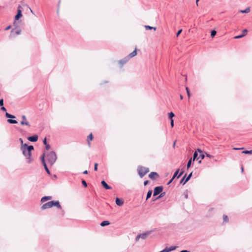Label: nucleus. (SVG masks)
<instances>
[{"mask_svg": "<svg viewBox=\"0 0 252 252\" xmlns=\"http://www.w3.org/2000/svg\"><path fill=\"white\" fill-rule=\"evenodd\" d=\"M148 183H149V181L147 180V181H145L144 182V186H146V185H147Z\"/></svg>", "mask_w": 252, "mask_h": 252, "instance_id": "nucleus-52", "label": "nucleus"}, {"mask_svg": "<svg viewBox=\"0 0 252 252\" xmlns=\"http://www.w3.org/2000/svg\"><path fill=\"white\" fill-rule=\"evenodd\" d=\"M250 12V8L248 7L245 10H241L239 11V12L242 13H248Z\"/></svg>", "mask_w": 252, "mask_h": 252, "instance_id": "nucleus-19", "label": "nucleus"}, {"mask_svg": "<svg viewBox=\"0 0 252 252\" xmlns=\"http://www.w3.org/2000/svg\"><path fill=\"white\" fill-rule=\"evenodd\" d=\"M241 170H242V172H243V170H244V168H243V166L241 167Z\"/></svg>", "mask_w": 252, "mask_h": 252, "instance_id": "nucleus-59", "label": "nucleus"}, {"mask_svg": "<svg viewBox=\"0 0 252 252\" xmlns=\"http://www.w3.org/2000/svg\"><path fill=\"white\" fill-rule=\"evenodd\" d=\"M3 105V99H0V106H2Z\"/></svg>", "mask_w": 252, "mask_h": 252, "instance_id": "nucleus-41", "label": "nucleus"}, {"mask_svg": "<svg viewBox=\"0 0 252 252\" xmlns=\"http://www.w3.org/2000/svg\"><path fill=\"white\" fill-rule=\"evenodd\" d=\"M180 252H189L187 250H182Z\"/></svg>", "mask_w": 252, "mask_h": 252, "instance_id": "nucleus-54", "label": "nucleus"}, {"mask_svg": "<svg viewBox=\"0 0 252 252\" xmlns=\"http://www.w3.org/2000/svg\"><path fill=\"white\" fill-rule=\"evenodd\" d=\"M186 91H187V94H188V95L189 97L190 96V93H189V88L188 87L186 88Z\"/></svg>", "mask_w": 252, "mask_h": 252, "instance_id": "nucleus-39", "label": "nucleus"}, {"mask_svg": "<svg viewBox=\"0 0 252 252\" xmlns=\"http://www.w3.org/2000/svg\"><path fill=\"white\" fill-rule=\"evenodd\" d=\"M179 172V169H178V170H176V171L174 173V175H173V178L174 179L177 176V178H179L184 173L183 171H182L179 174L178 176H177V175L178 174V173Z\"/></svg>", "mask_w": 252, "mask_h": 252, "instance_id": "nucleus-16", "label": "nucleus"}, {"mask_svg": "<svg viewBox=\"0 0 252 252\" xmlns=\"http://www.w3.org/2000/svg\"><path fill=\"white\" fill-rule=\"evenodd\" d=\"M52 197L51 196H44V197H42V198L41 199V202L42 203H43L47 200H51L52 199Z\"/></svg>", "mask_w": 252, "mask_h": 252, "instance_id": "nucleus-15", "label": "nucleus"}, {"mask_svg": "<svg viewBox=\"0 0 252 252\" xmlns=\"http://www.w3.org/2000/svg\"><path fill=\"white\" fill-rule=\"evenodd\" d=\"M242 153L245 154H252V150H250V151H244L242 152Z\"/></svg>", "mask_w": 252, "mask_h": 252, "instance_id": "nucleus-32", "label": "nucleus"}, {"mask_svg": "<svg viewBox=\"0 0 252 252\" xmlns=\"http://www.w3.org/2000/svg\"><path fill=\"white\" fill-rule=\"evenodd\" d=\"M198 156V154L196 152H195L193 154V160H194L195 159L198 160L199 158H197Z\"/></svg>", "mask_w": 252, "mask_h": 252, "instance_id": "nucleus-27", "label": "nucleus"}, {"mask_svg": "<svg viewBox=\"0 0 252 252\" xmlns=\"http://www.w3.org/2000/svg\"><path fill=\"white\" fill-rule=\"evenodd\" d=\"M138 173L141 178H142L147 173L149 172L148 168L143 167L142 166H138L137 167Z\"/></svg>", "mask_w": 252, "mask_h": 252, "instance_id": "nucleus-4", "label": "nucleus"}, {"mask_svg": "<svg viewBox=\"0 0 252 252\" xmlns=\"http://www.w3.org/2000/svg\"><path fill=\"white\" fill-rule=\"evenodd\" d=\"M152 190H149L147 194V197H146V200H148L149 198H150V197L152 195Z\"/></svg>", "mask_w": 252, "mask_h": 252, "instance_id": "nucleus-26", "label": "nucleus"}, {"mask_svg": "<svg viewBox=\"0 0 252 252\" xmlns=\"http://www.w3.org/2000/svg\"><path fill=\"white\" fill-rule=\"evenodd\" d=\"M175 143H176V141H175V142H174V143H173V147H175Z\"/></svg>", "mask_w": 252, "mask_h": 252, "instance_id": "nucleus-58", "label": "nucleus"}, {"mask_svg": "<svg viewBox=\"0 0 252 252\" xmlns=\"http://www.w3.org/2000/svg\"><path fill=\"white\" fill-rule=\"evenodd\" d=\"M150 234V231L138 234L135 238V241L138 242L141 239L142 240H145L149 235Z\"/></svg>", "mask_w": 252, "mask_h": 252, "instance_id": "nucleus-5", "label": "nucleus"}, {"mask_svg": "<svg viewBox=\"0 0 252 252\" xmlns=\"http://www.w3.org/2000/svg\"><path fill=\"white\" fill-rule=\"evenodd\" d=\"M101 183L103 187L106 189H111V187L108 185L105 181H102Z\"/></svg>", "mask_w": 252, "mask_h": 252, "instance_id": "nucleus-14", "label": "nucleus"}, {"mask_svg": "<svg viewBox=\"0 0 252 252\" xmlns=\"http://www.w3.org/2000/svg\"><path fill=\"white\" fill-rule=\"evenodd\" d=\"M217 32L215 30H213L211 32V37H213L216 35Z\"/></svg>", "mask_w": 252, "mask_h": 252, "instance_id": "nucleus-30", "label": "nucleus"}, {"mask_svg": "<svg viewBox=\"0 0 252 252\" xmlns=\"http://www.w3.org/2000/svg\"><path fill=\"white\" fill-rule=\"evenodd\" d=\"M93 138V136L92 133L90 134L88 136V140H92Z\"/></svg>", "mask_w": 252, "mask_h": 252, "instance_id": "nucleus-35", "label": "nucleus"}, {"mask_svg": "<svg viewBox=\"0 0 252 252\" xmlns=\"http://www.w3.org/2000/svg\"><path fill=\"white\" fill-rule=\"evenodd\" d=\"M21 150L27 159V162L31 163L33 160V158H32L31 152L33 150V146L32 145L28 146L26 144H25L21 145Z\"/></svg>", "mask_w": 252, "mask_h": 252, "instance_id": "nucleus-1", "label": "nucleus"}, {"mask_svg": "<svg viewBox=\"0 0 252 252\" xmlns=\"http://www.w3.org/2000/svg\"><path fill=\"white\" fill-rule=\"evenodd\" d=\"M19 140H20V142H21V145H24V144H23V139H22V138H20L19 139Z\"/></svg>", "mask_w": 252, "mask_h": 252, "instance_id": "nucleus-51", "label": "nucleus"}, {"mask_svg": "<svg viewBox=\"0 0 252 252\" xmlns=\"http://www.w3.org/2000/svg\"><path fill=\"white\" fill-rule=\"evenodd\" d=\"M164 195H165V192L161 193L160 194L158 197H157L155 199H154V200H155L156 199H158L163 197Z\"/></svg>", "mask_w": 252, "mask_h": 252, "instance_id": "nucleus-33", "label": "nucleus"}, {"mask_svg": "<svg viewBox=\"0 0 252 252\" xmlns=\"http://www.w3.org/2000/svg\"><path fill=\"white\" fill-rule=\"evenodd\" d=\"M82 183L84 187H86L87 186V183L85 180H83L82 181Z\"/></svg>", "mask_w": 252, "mask_h": 252, "instance_id": "nucleus-36", "label": "nucleus"}, {"mask_svg": "<svg viewBox=\"0 0 252 252\" xmlns=\"http://www.w3.org/2000/svg\"><path fill=\"white\" fill-rule=\"evenodd\" d=\"M22 121L20 122V124L21 125L24 126L25 125L27 126L28 127H30L31 126V125L27 120L26 117L25 115H22L21 116Z\"/></svg>", "mask_w": 252, "mask_h": 252, "instance_id": "nucleus-6", "label": "nucleus"}, {"mask_svg": "<svg viewBox=\"0 0 252 252\" xmlns=\"http://www.w3.org/2000/svg\"><path fill=\"white\" fill-rule=\"evenodd\" d=\"M168 117L170 120H172L173 119V117H174V114L173 112H171L168 113Z\"/></svg>", "mask_w": 252, "mask_h": 252, "instance_id": "nucleus-29", "label": "nucleus"}, {"mask_svg": "<svg viewBox=\"0 0 252 252\" xmlns=\"http://www.w3.org/2000/svg\"><path fill=\"white\" fill-rule=\"evenodd\" d=\"M83 174H88V171L87 170H85L83 172Z\"/></svg>", "mask_w": 252, "mask_h": 252, "instance_id": "nucleus-53", "label": "nucleus"}, {"mask_svg": "<svg viewBox=\"0 0 252 252\" xmlns=\"http://www.w3.org/2000/svg\"><path fill=\"white\" fill-rule=\"evenodd\" d=\"M192 173H190L186 178H185L186 176V175H185L180 181V184L185 185L190 179L192 176Z\"/></svg>", "mask_w": 252, "mask_h": 252, "instance_id": "nucleus-9", "label": "nucleus"}, {"mask_svg": "<svg viewBox=\"0 0 252 252\" xmlns=\"http://www.w3.org/2000/svg\"><path fill=\"white\" fill-rule=\"evenodd\" d=\"M176 249V246H171L170 248H167V251H168V252H170L171 251L175 250Z\"/></svg>", "mask_w": 252, "mask_h": 252, "instance_id": "nucleus-28", "label": "nucleus"}, {"mask_svg": "<svg viewBox=\"0 0 252 252\" xmlns=\"http://www.w3.org/2000/svg\"><path fill=\"white\" fill-rule=\"evenodd\" d=\"M158 173L155 172H152L150 173L149 175V177L150 179L152 180L155 179L156 177H158Z\"/></svg>", "mask_w": 252, "mask_h": 252, "instance_id": "nucleus-12", "label": "nucleus"}, {"mask_svg": "<svg viewBox=\"0 0 252 252\" xmlns=\"http://www.w3.org/2000/svg\"><path fill=\"white\" fill-rule=\"evenodd\" d=\"M137 55L136 49H135L132 53L129 54L127 57H129V59Z\"/></svg>", "mask_w": 252, "mask_h": 252, "instance_id": "nucleus-18", "label": "nucleus"}, {"mask_svg": "<svg viewBox=\"0 0 252 252\" xmlns=\"http://www.w3.org/2000/svg\"><path fill=\"white\" fill-rule=\"evenodd\" d=\"M97 166H98V164L97 163H94V171H97Z\"/></svg>", "mask_w": 252, "mask_h": 252, "instance_id": "nucleus-37", "label": "nucleus"}, {"mask_svg": "<svg viewBox=\"0 0 252 252\" xmlns=\"http://www.w3.org/2000/svg\"><path fill=\"white\" fill-rule=\"evenodd\" d=\"M129 60V57H126L124 59L120 60L119 61V63L122 65L125 64L126 63H127Z\"/></svg>", "mask_w": 252, "mask_h": 252, "instance_id": "nucleus-13", "label": "nucleus"}, {"mask_svg": "<svg viewBox=\"0 0 252 252\" xmlns=\"http://www.w3.org/2000/svg\"><path fill=\"white\" fill-rule=\"evenodd\" d=\"M173 180H174V179L173 178H172V179L167 183V185H169L170 183H171V182L173 181Z\"/></svg>", "mask_w": 252, "mask_h": 252, "instance_id": "nucleus-50", "label": "nucleus"}, {"mask_svg": "<svg viewBox=\"0 0 252 252\" xmlns=\"http://www.w3.org/2000/svg\"><path fill=\"white\" fill-rule=\"evenodd\" d=\"M28 139L31 142H36L38 140V136L37 135H34L32 136L28 137Z\"/></svg>", "mask_w": 252, "mask_h": 252, "instance_id": "nucleus-11", "label": "nucleus"}, {"mask_svg": "<svg viewBox=\"0 0 252 252\" xmlns=\"http://www.w3.org/2000/svg\"><path fill=\"white\" fill-rule=\"evenodd\" d=\"M7 121L8 123L11 124H16L18 123L17 121L12 119H8Z\"/></svg>", "mask_w": 252, "mask_h": 252, "instance_id": "nucleus-24", "label": "nucleus"}, {"mask_svg": "<svg viewBox=\"0 0 252 252\" xmlns=\"http://www.w3.org/2000/svg\"><path fill=\"white\" fill-rule=\"evenodd\" d=\"M206 157L209 158H212L213 157V156L210 155V154H207L206 153Z\"/></svg>", "mask_w": 252, "mask_h": 252, "instance_id": "nucleus-45", "label": "nucleus"}, {"mask_svg": "<svg viewBox=\"0 0 252 252\" xmlns=\"http://www.w3.org/2000/svg\"><path fill=\"white\" fill-rule=\"evenodd\" d=\"M182 32V30H180L179 31H178V32H177V33L176 34L177 36H178Z\"/></svg>", "mask_w": 252, "mask_h": 252, "instance_id": "nucleus-42", "label": "nucleus"}, {"mask_svg": "<svg viewBox=\"0 0 252 252\" xmlns=\"http://www.w3.org/2000/svg\"><path fill=\"white\" fill-rule=\"evenodd\" d=\"M21 33V30H17L15 31V33L17 34V35H18V34H20Z\"/></svg>", "mask_w": 252, "mask_h": 252, "instance_id": "nucleus-40", "label": "nucleus"}, {"mask_svg": "<svg viewBox=\"0 0 252 252\" xmlns=\"http://www.w3.org/2000/svg\"><path fill=\"white\" fill-rule=\"evenodd\" d=\"M199 0H196V4L197 5H198V2Z\"/></svg>", "mask_w": 252, "mask_h": 252, "instance_id": "nucleus-56", "label": "nucleus"}, {"mask_svg": "<svg viewBox=\"0 0 252 252\" xmlns=\"http://www.w3.org/2000/svg\"><path fill=\"white\" fill-rule=\"evenodd\" d=\"M55 206L58 209H61L62 207L59 201H51L44 204L41 207L42 210H45Z\"/></svg>", "mask_w": 252, "mask_h": 252, "instance_id": "nucleus-2", "label": "nucleus"}, {"mask_svg": "<svg viewBox=\"0 0 252 252\" xmlns=\"http://www.w3.org/2000/svg\"><path fill=\"white\" fill-rule=\"evenodd\" d=\"M145 28L147 30H152V29L154 30V31L156 30V27H151V26H148V25L145 26Z\"/></svg>", "mask_w": 252, "mask_h": 252, "instance_id": "nucleus-22", "label": "nucleus"}, {"mask_svg": "<svg viewBox=\"0 0 252 252\" xmlns=\"http://www.w3.org/2000/svg\"><path fill=\"white\" fill-rule=\"evenodd\" d=\"M46 159L48 163L50 165H52L56 162L57 157L55 152L52 151L47 154L46 156Z\"/></svg>", "mask_w": 252, "mask_h": 252, "instance_id": "nucleus-3", "label": "nucleus"}, {"mask_svg": "<svg viewBox=\"0 0 252 252\" xmlns=\"http://www.w3.org/2000/svg\"><path fill=\"white\" fill-rule=\"evenodd\" d=\"M248 31L247 29H245L244 30H243V33H245V34H246V33Z\"/></svg>", "mask_w": 252, "mask_h": 252, "instance_id": "nucleus-49", "label": "nucleus"}, {"mask_svg": "<svg viewBox=\"0 0 252 252\" xmlns=\"http://www.w3.org/2000/svg\"><path fill=\"white\" fill-rule=\"evenodd\" d=\"M116 203L117 205L118 206H122L123 203H124V202L123 200H122L121 199H119V198H116Z\"/></svg>", "mask_w": 252, "mask_h": 252, "instance_id": "nucleus-17", "label": "nucleus"}, {"mask_svg": "<svg viewBox=\"0 0 252 252\" xmlns=\"http://www.w3.org/2000/svg\"><path fill=\"white\" fill-rule=\"evenodd\" d=\"M1 110L2 111H6V108L4 107H3V106H1Z\"/></svg>", "mask_w": 252, "mask_h": 252, "instance_id": "nucleus-46", "label": "nucleus"}, {"mask_svg": "<svg viewBox=\"0 0 252 252\" xmlns=\"http://www.w3.org/2000/svg\"><path fill=\"white\" fill-rule=\"evenodd\" d=\"M163 190V187L162 186L157 187L155 188L154 190V196H156L158 194L160 193Z\"/></svg>", "mask_w": 252, "mask_h": 252, "instance_id": "nucleus-8", "label": "nucleus"}, {"mask_svg": "<svg viewBox=\"0 0 252 252\" xmlns=\"http://www.w3.org/2000/svg\"><path fill=\"white\" fill-rule=\"evenodd\" d=\"M244 149L243 148H233V150H241V149Z\"/></svg>", "mask_w": 252, "mask_h": 252, "instance_id": "nucleus-47", "label": "nucleus"}, {"mask_svg": "<svg viewBox=\"0 0 252 252\" xmlns=\"http://www.w3.org/2000/svg\"><path fill=\"white\" fill-rule=\"evenodd\" d=\"M159 252H168V251H167V247H166L164 250Z\"/></svg>", "mask_w": 252, "mask_h": 252, "instance_id": "nucleus-43", "label": "nucleus"}, {"mask_svg": "<svg viewBox=\"0 0 252 252\" xmlns=\"http://www.w3.org/2000/svg\"><path fill=\"white\" fill-rule=\"evenodd\" d=\"M10 28H11V26H9L7 27L5 29V31L9 30Z\"/></svg>", "mask_w": 252, "mask_h": 252, "instance_id": "nucleus-48", "label": "nucleus"}, {"mask_svg": "<svg viewBox=\"0 0 252 252\" xmlns=\"http://www.w3.org/2000/svg\"><path fill=\"white\" fill-rule=\"evenodd\" d=\"M5 116L6 118H10V119H14L15 118V116L14 115H12L11 114H9L7 112H6L5 113Z\"/></svg>", "mask_w": 252, "mask_h": 252, "instance_id": "nucleus-21", "label": "nucleus"}, {"mask_svg": "<svg viewBox=\"0 0 252 252\" xmlns=\"http://www.w3.org/2000/svg\"><path fill=\"white\" fill-rule=\"evenodd\" d=\"M191 161H192V158H190L188 161V163H187V168H189L190 166V165H191Z\"/></svg>", "mask_w": 252, "mask_h": 252, "instance_id": "nucleus-34", "label": "nucleus"}, {"mask_svg": "<svg viewBox=\"0 0 252 252\" xmlns=\"http://www.w3.org/2000/svg\"><path fill=\"white\" fill-rule=\"evenodd\" d=\"M223 220H228V217L226 215L223 216Z\"/></svg>", "mask_w": 252, "mask_h": 252, "instance_id": "nucleus-38", "label": "nucleus"}, {"mask_svg": "<svg viewBox=\"0 0 252 252\" xmlns=\"http://www.w3.org/2000/svg\"><path fill=\"white\" fill-rule=\"evenodd\" d=\"M110 224V223L109 222V221H102L100 225L101 226L103 227V226H107Z\"/></svg>", "mask_w": 252, "mask_h": 252, "instance_id": "nucleus-25", "label": "nucleus"}, {"mask_svg": "<svg viewBox=\"0 0 252 252\" xmlns=\"http://www.w3.org/2000/svg\"><path fill=\"white\" fill-rule=\"evenodd\" d=\"M244 36H245V33H242V34L241 35H237V36H236L234 37V38L235 39H238V38H242L243 37H244Z\"/></svg>", "mask_w": 252, "mask_h": 252, "instance_id": "nucleus-31", "label": "nucleus"}, {"mask_svg": "<svg viewBox=\"0 0 252 252\" xmlns=\"http://www.w3.org/2000/svg\"><path fill=\"white\" fill-rule=\"evenodd\" d=\"M21 9H22V7L20 5H19L18 7L17 14L15 16V19L16 20H18L20 18H21L22 16Z\"/></svg>", "mask_w": 252, "mask_h": 252, "instance_id": "nucleus-10", "label": "nucleus"}, {"mask_svg": "<svg viewBox=\"0 0 252 252\" xmlns=\"http://www.w3.org/2000/svg\"><path fill=\"white\" fill-rule=\"evenodd\" d=\"M180 97L181 99H183V96L182 94L180 95Z\"/></svg>", "mask_w": 252, "mask_h": 252, "instance_id": "nucleus-55", "label": "nucleus"}, {"mask_svg": "<svg viewBox=\"0 0 252 252\" xmlns=\"http://www.w3.org/2000/svg\"><path fill=\"white\" fill-rule=\"evenodd\" d=\"M41 159L42 162V163L43 164V166L44 167V168H45L46 171L47 172V173L48 174H50V172L49 169L48 168L47 166L46 165V163L45 162V154H43L42 155V156L41 157Z\"/></svg>", "mask_w": 252, "mask_h": 252, "instance_id": "nucleus-7", "label": "nucleus"}, {"mask_svg": "<svg viewBox=\"0 0 252 252\" xmlns=\"http://www.w3.org/2000/svg\"><path fill=\"white\" fill-rule=\"evenodd\" d=\"M185 197H186V198H188V194H186V195H185Z\"/></svg>", "mask_w": 252, "mask_h": 252, "instance_id": "nucleus-60", "label": "nucleus"}, {"mask_svg": "<svg viewBox=\"0 0 252 252\" xmlns=\"http://www.w3.org/2000/svg\"><path fill=\"white\" fill-rule=\"evenodd\" d=\"M197 151L200 153V155L199 156V157L198 158H201L202 159L204 158L205 157V156L203 154H202V151L201 150L199 149H197Z\"/></svg>", "mask_w": 252, "mask_h": 252, "instance_id": "nucleus-23", "label": "nucleus"}, {"mask_svg": "<svg viewBox=\"0 0 252 252\" xmlns=\"http://www.w3.org/2000/svg\"><path fill=\"white\" fill-rule=\"evenodd\" d=\"M43 143L45 145L46 149L48 150L50 148V146L49 144H47L46 138H45L43 140Z\"/></svg>", "mask_w": 252, "mask_h": 252, "instance_id": "nucleus-20", "label": "nucleus"}, {"mask_svg": "<svg viewBox=\"0 0 252 252\" xmlns=\"http://www.w3.org/2000/svg\"><path fill=\"white\" fill-rule=\"evenodd\" d=\"M170 124H171V127H173L174 126V121L173 119L171 120Z\"/></svg>", "mask_w": 252, "mask_h": 252, "instance_id": "nucleus-44", "label": "nucleus"}, {"mask_svg": "<svg viewBox=\"0 0 252 252\" xmlns=\"http://www.w3.org/2000/svg\"><path fill=\"white\" fill-rule=\"evenodd\" d=\"M14 25H16V22H15L14 23Z\"/></svg>", "mask_w": 252, "mask_h": 252, "instance_id": "nucleus-61", "label": "nucleus"}, {"mask_svg": "<svg viewBox=\"0 0 252 252\" xmlns=\"http://www.w3.org/2000/svg\"><path fill=\"white\" fill-rule=\"evenodd\" d=\"M30 11H31V13H32L33 14H34L33 11L30 8Z\"/></svg>", "mask_w": 252, "mask_h": 252, "instance_id": "nucleus-57", "label": "nucleus"}]
</instances>
